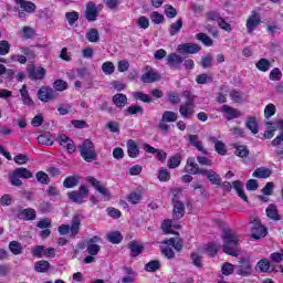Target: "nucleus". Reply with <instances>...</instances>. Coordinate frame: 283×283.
I'll list each match as a JSON object with an SVG mask.
<instances>
[{"label": "nucleus", "instance_id": "nucleus-35", "mask_svg": "<svg viewBox=\"0 0 283 283\" xmlns=\"http://www.w3.org/2000/svg\"><path fill=\"white\" fill-rule=\"evenodd\" d=\"M157 178L160 182H169V180H171V172H169L167 168L163 167L158 170Z\"/></svg>", "mask_w": 283, "mask_h": 283}, {"label": "nucleus", "instance_id": "nucleus-41", "mask_svg": "<svg viewBox=\"0 0 283 283\" xmlns=\"http://www.w3.org/2000/svg\"><path fill=\"white\" fill-rule=\"evenodd\" d=\"M108 242H112V244H120L123 241V234L120 232L115 231L107 234Z\"/></svg>", "mask_w": 283, "mask_h": 283}, {"label": "nucleus", "instance_id": "nucleus-53", "mask_svg": "<svg viewBox=\"0 0 283 283\" xmlns=\"http://www.w3.org/2000/svg\"><path fill=\"white\" fill-rule=\"evenodd\" d=\"M213 81V77L211 75H208L207 73L197 75L196 82L198 85H206V83H211Z\"/></svg>", "mask_w": 283, "mask_h": 283}, {"label": "nucleus", "instance_id": "nucleus-46", "mask_svg": "<svg viewBox=\"0 0 283 283\" xmlns=\"http://www.w3.org/2000/svg\"><path fill=\"white\" fill-rule=\"evenodd\" d=\"M102 71L104 72V74L109 76V75L114 74V72L116 71V66H114V63H112L111 61L104 62L102 64Z\"/></svg>", "mask_w": 283, "mask_h": 283}, {"label": "nucleus", "instance_id": "nucleus-20", "mask_svg": "<svg viewBox=\"0 0 283 283\" xmlns=\"http://www.w3.org/2000/svg\"><path fill=\"white\" fill-rule=\"evenodd\" d=\"M85 17L87 21H94L98 17V10L94 2H88L85 10Z\"/></svg>", "mask_w": 283, "mask_h": 283}, {"label": "nucleus", "instance_id": "nucleus-17", "mask_svg": "<svg viewBox=\"0 0 283 283\" xmlns=\"http://www.w3.org/2000/svg\"><path fill=\"white\" fill-rule=\"evenodd\" d=\"M221 112H223V114H227L228 120H233V118H240V116H242V113L238 108H233L229 105H223L221 107Z\"/></svg>", "mask_w": 283, "mask_h": 283}, {"label": "nucleus", "instance_id": "nucleus-63", "mask_svg": "<svg viewBox=\"0 0 283 283\" xmlns=\"http://www.w3.org/2000/svg\"><path fill=\"white\" fill-rule=\"evenodd\" d=\"M214 149L220 156L227 155V145H224L222 140L216 142Z\"/></svg>", "mask_w": 283, "mask_h": 283}, {"label": "nucleus", "instance_id": "nucleus-34", "mask_svg": "<svg viewBox=\"0 0 283 283\" xmlns=\"http://www.w3.org/2000/svg\"><path fill=\"white\" fill-rule=\"evenodd\" d=\"M252 176L253 178H269L271 176V169L265 167L256 168Z\"/></svg>", "mask_w": 283, "mask_h": 283}, {"label": "nucleus", "instance_id": "nucleus-12", "mask_svg": "<svg viewBox=\"0 0 283 283\" xmlns=\"http://www.w3.org/2000/svg\"><path fill=\"white\" fill-rule=\"evenodd\" d=\"M59 144L61 145V147L66 149L69 154H74L76 151V145L74 144V140L67 137V135H64V134L60 135Z\"/></svg>", "mask_w": 283, "mask_h": 283}, {"label": "nucleus", "instance_id": "nucleus-54", "mask_svg": "<svg viewBox=\"0 0 283 283\" xmlns=\"http://www.w3.org/2000/svg\"><path fill=\"white\" fill-rule=\"evenodd\" d=\"M133 98L136 101H142V103H151V97L143 92H134Z\"/></svg>", "mask_w": 283, "mask_h": 283}, {"label": "nucleus", "instance_id": "nucleus-21", "mask_svg": "<svg viewBox=\"0 0 283 283\" xmlns=\"http://www.w3.org/2000/svg\"><path fill=\"white\" fill-rule=\"evenodd\" d=\"M156 81H160V75L153 70L147 71L142 75L143 83H156Z\"/></svg>", "mask_w": 283, "mask_h": 283}, {"label": "nucleus", "instance_id": "nucleus-62", "mask_svg": "<svg viewBox=\"0 0 283 283\" xmlns=\"http://www.w3.org/2000/svg\"><path fill=\"white\" fill-rule=\"evenodd\" d=\"M20 8L21 10H24V12L32 13L34 10H36V4L31 1H24Z\"/></svg>", "mask_w": 283, "mask_h": 283}, {"label": "nucleus", "instance_id": "nucleus-40", "mask_svg": "<svg viewBox=\"0 0 283 283\" xmlns=\"http://www.w3.org/2000/svg\"><path fill=\"white\" fill-rule=\"evenodd\" d=\"M34 269L38 273H45L50 269V262L45 260L38 261L34 264Z\"/></svg>", "mask_w": 283, "mask_h": 283}, {"label": "nucleus", "instance_id": "nucleus-59", "mask_svg": "<svg viewBox=\"0 0 283 283\" xmlns=\"http://www.w3.org/2000/svg\"><path fill=\"white\" fill-rule=\"evenodd\" d=\"M136 23L140 30H147L149 28V18L142 15L136 20Z\"/></svg>", "mask_w": 283, "mask_h": 283}, {"label": "nucleus", "instance_id": "nucleus-16", "mask_svg": "<svg viewBox=\"0 0 283 283\" xmlns=\"http://www.w3.org/2000/svg\"><path fill=\"white\" fill-rule=\"evenodd\" d=\"M128 249L130 251V258H138V255L145 251V247L138 241H130L128 243Z\"/></svg>", "mask_w": 283, "mask_h": 283}, {"label": "nucleus", "instance_id": "nucleus-42", "mask_svg": "<svg viewBox=\"0 0 283 283\" xmlns=\"http://www.w3.org/2000/svg\"><path fill=\"white\" fill-rule=\"evenodd\" d=\"M86 39L90 41V43H98L101 35L98 34V30L91 29L86 33Z\"/></svg>", "mask_w": 283, "mask_h": 283}, {"label": "nucleus", "instance_id": "nucleus-19", "mask_svg": "<svg viewBox=\"0 0 283 283\" xmlns=\"http://www.w3.org/2000/svg\"><path fill=\"white\" fill-rule=\"evenodd\" d=\"M126 147L129 158H138L140 156V148H138V144L134 139H129Z\"/></svg>", "mask_w": 283, "mask_h": 283}, {"label": "nucleus", "instance_id": "nucleus-4", "mask_svg": "<svg viewBox=\"0 0 283 283\" xmlns=\"http://www.w3.org/2000/svg\"><path fill=\"white\" fill-rule=\"evenodd\" d=\"M80 153L86 163L96 160V149L94 148V143H92L90 139L83 142V144L80 146Z\"/></svg>", "mask_w": 283, "mask_h": 283}, {"label": "nucleus", "instance_id": "nucleus-26", "mask_svg": "<svg viewBox=\"0 0 283 283\" xmlns=\"http://www.w3.org/2000/svg\"><path fill=\"white\" fill-rule=\"evenodd\" d=\"M201 176H207L208 180L211 182V185H218L220 186V175H217L213 170H202Z\"/></svg>", "mask_w": 283, "mask_h": 283}, {"label": "nucleus", "instance_id": "nucleus-28", "mask_svg": "<svg viewBox=\"0 0 283 283\" xmlns=\"http://www.w3.org/2000/svg\"><path fill=\"white\" fill-rule=\"evenodd\" d=\"M20 94L23 105H28L29 107L31 105H34V102L32 101V97H30V93L28 92V86L23 85L22 90H20Z\"/></svg>", "mask_w": 283, "mask_h": 283}, {"label": "nucleus", "instance_id": "nucleus-55", "mask_svg": "<svg viewBox=\"0 0 283 283\" xmlns=\"http://www.w3.org/2000/svg\"><path fill=\"white\" fill-rule=\"evenodd\" d=\"M196 39H198V41H201V43H203V45H207V48H211V45H213V40H211V38H209L205 33H198L196 35Z\"/></svg>", "mask_w": 283, "mask_h": 283}, {"label": "nucleus", "instance_id": "nucleus-24", "mask_svg": "<svg viewBox=\"0 0 283 283\" xmlns=\"http://www.w3.org/2000/svg\"><path fill=\"white\" fill-rule=\"evenodd\" d=\"M189 143L192 145V147H196L198 151H201V154L207 155V149H205V146H202V142L198 137V135H190L189 136Z\"/></svg>", "mask_w": 283, "mask_h": 283}, {"label": "nucleus", "instance_id": "nucleus-2", "mask_svg": "<svg viewBox=\"0 0 283 283\" xmlns=\"http://www.w3.org/2000/svg\"><path fill=\"white\" fill-rule=\"evenodd\" d=\"M181 96L186 98V103L179 107V114H181L184 118H191L196 109V95H193L191 91H184Z\"/></svg>", "mask_w": 283, "mask_h": 283}, {"label": "nucleus", "instance_id": "nucleus-7", "mask_svg": "<svg viewBox=\"0 0 283 283\" xmlns=\"http://www.w3.org/2000/svg\"><path fill=\"white\" fill-rule=\"evenodd\" d=\"M59 94L54 88L43 86L38 92V98L42 101V103H50V101H54Z\"/></svg>", "mask_w": 283, "mask_h": 283}, {"label": "nucleus", "instance_id": "nucleus-31", "mask_svg": "<svg viewBox=\"0 0 283 283\" xmlns=\"http://www.w3.org/2000/svg\"><path fill=\"white\" fill-rule=\"evenodd\" d=\"M256 266L262 273H271L273 271L271 269V262L268 259H261Z\"/></svg>", "mask_w": 283, "mask_h": 283}, {"label": "nucleus", "instance_id": "nucleus-39", "mask_svg": "<svg viewBox=\"0 0 283 283\" xmlns=\"http://www.w3.org/2000/svg\"><path fill=\"white\" fill-rule=\"evenodd\" d=\"M181 160H182V157L180 156V154H177L170 157L168 160V169H176L180 167Z\"/></svg>", "mask_w": 283, "mask_h": 283}, {"label": "nucleus", "instance_id": "nucleus-23", "mask_svg": "<svg viewBox=\"0 0 283 283\" xmlns=\"http://www.w3.org/2000/svg\"><path fill=\"white\" fill-rule=\"evenodd\" d=\"M161 229L166 233H176L174 229H180V224L174 222V220L167 219L161 223Z\"/></svg>", "mask_w": 283, "mask_h": 283}, {"label": "nucleus", "instance_id": "nucleus-22", "mask_svg": "<svg viewBox=\"0 0 283 283\" xmlns=\"http://www.w3.org/2000/svg\"><path fill=\"white\" fill-rule=\"evenodd\" d=\"M271 145L272 147H277L276 155L283 158V132L271 142Z\"/></svg>", "mask_w": 283, "mask_h": 283}, {"label": "nucleus", "instance_id": "nucleus-18", "mask_svg": "<svg viewBox=\"0 0 283 283\" xmlns=\"http://www.w3.org/2000/svg\"><path fill=\"white\" fill-rule=\"evenodd\" d=\"M266 217L270 220H274V222H280L282 220V216H280V212L277 211V206L276 205H269L268 208L265 209Z\"/></svg>", "mask_w": 283, "mask_h": 283}, {"label": "nucleus", "instance_id": "nucleus-60", "mask_svg": "<svg viewBox=\"0 0 283 283\" xmlns=\"http://www.w3.org/2000/svg\"><path fill=\"white\" fill-rule=\"evenodd\" d=\"M20 35L22 39H32L34 36V29L32 27H23Z\"/></svg>", "mask_w": 283, "mask_h": 283}, {"label": "nucleus", "instance_id": "nucleus-38", "mask_svg": "<svg viewBox=\"0 0 283 283\" xmlns=\"http://www.w3.org/2000/svg\"><path fill=\"white\" fill-rule=\"evenodd\" d=\"M255 67L259 69L260 72H269V70H271V61L263 57L258 61Z\"/></svg>", "mask_w": 283, "mask_h": 283}, {"label": "nucleus", "instance_id": "nucleus-51", "mask_svg": "<svg viewBox=\"0 0 283 283\" xmlns=\"http://www.w3.org/2000/svg\"><path fill=\"white\" fill-rule=\"evenodd\" d=\"M76 185H78V178L76 176H71V177H67L64 182H63V186L66 188V189H72L74 187H76Z\"/></svg>", "mask_w": 283, "mask_h": 283}, {"label": "nucleus", "instance_id": "nucleus-47", "mask_svg": "<svg viewBox=\"0 0 283 283\" xmlns=\"http://www.w3.org/2000/svg\"><path fill=\"white\" fill-rule=\"evenodd\" d=\"M276 112H277V107H275V104L270 103L264 108V117L269 119L272 116H275Z\"/></svg>", "mask_w": 283, "mask_h": 283}, {"label": "nucleus", "instance_id": "nucleus-13", "mask_svg": "<svg viewBox=\"0 0 283 283\" xmlns=\"http://www.w3.org/2000/svg\"><path fill=\"white\" fill-rule=\"evenodd\" d=\"M98 242H101V237H93L88 240L86 248L88 255H98L101 252V245H98Z\"/></svg>", "mask_w": 283, "mask_h": 283}, {"label": "nucleus", "instance_id": "nucleus-43", "mask_svg": "<svg viewBox=\"0 0 283 283\" xmlns=\"http://www.w3.org/2000/svg\"><path fill=\"white\" fill-rule=\"evenodd\" d=\"M14 172H15V176H19L20 178H23L24 180H28V179L32 178V176H33L32 171H30V170H28V168H23V167L17 168L14 170Z\"/></svg>", "mask_w": 283, "mask_h": 283}, {"label": "nucleus", "instance_id": "nucleus-27", "mask_svg": "<svg viewBox=\"0 0 283 283\" xmlns=\"http://www.w3.org/2000/svg\"><path fill=\"white\" fill-rule=\"evenodd\" d=\"M18 218H20V220H35L36 218V211H34V209L32 208H28L22 210L19 214Z\"/></svg>", "mask_w": 283, "mask_h": 283}, {"label": "nucleus", "instance_id": "nucleus-9", "mask_svg": "<svg viewBox=\"0 0 283 283\" xmlns=\"http://www.w3.org/2000/svg\"><path fill=\"white\" fill-rule=\"evenodd\" d=\"M86 180L90 182V185H92V187H94V189H96V191H98V193L103 196V200L105 202L112 198L109 190H107L105 186L101 185V181H98L96 178L87 177Z\"/></svg>", "mask_w": 283, "mask_h": 283}, {"label": "nucleus", "instance_id": "nucleus-61", "mask_svg": "<svg viewBox=\"0 0 283 283\" xmlns=\"http://www.w3.org/2000/svg\"><path fill=\"white\" fill-rule=\"evenodd\" d=\"M53 87L56 90V92H65V90H67V82L63 80H56L53 83Z\"/></svg>", "mask_w": 283, "mask_h": 283}, {"label": "nucleus", "instance_id": "nucleus-44", "mask_svg": "<svg viewBox=\"0 0 283 283\" xmlns=\"http://www.w3.org/2000/svg\"><path fill=\"white\" fill-rule=\"evenodd\" d=\"M140 200H143V191H134L128 196V202H130V205H138Z\"/></svg>", "mask_w": 283, "mask_h": 283}, {"label": "nucleus", "instance_id": "nucleus-25", "mask_svg": "<svg viewBox=\"0 0 283 283\" xmlns=\"http://www.w3.org/2000/svg\"><path fill=\"white\" fill-rule=\"evenodd\" d=\"M166 61L171 67H180V65L182 64V56L176 53H171L167 56Z\"/></svg>", "mask_w": 283, "mask_h": 283}, {"label": "nucleus", "instance_id": "nucleus-45", "mask_svg": "<svg viewBox=\"0 0 283 283\" xmlns=\"http://www.w3.org/2000/svg\"><path fill=\"white\" fill-rule=\"evenodd\" d=\"M158 269H160V261L158 260L149 261L145 264V271L148 273H155V271H158Z\"/></svg>", "mask_w": 283, "mask_h": 283}, {"label": "nucleus", "instance_id": "nucleus-1", "mask_svg": "<svg viewBox=\"0 0 283 283\" xmlns=\"http://www.w3.org/2000/svg\"><path fill=\"white\" fill-rule=\"evenodd\" d=\"M222 240L224 253L232 255L233 258H238L240 253V240L238 233L231 229H226L222 233Z\"/></svg>", "mask_w": 283, "mask_h": 283}, {"label": "nucleus", "instance_id": "nucleus-33", "mask_svg": "<svg viewBox=\"0 0 283 283\" xmlns=\"http://www.w3.org/2000/svg\"><path fill=\"white\" fill-rule=\"evenodd\" d=\"M38 143L52 147V145H54V138L50 134H42L38 137Z\"/></svg>", "mask_w": 283, "mask_h": 283}, {"label": "nucleus", "instance_id": "nucleus-52", "mask_svg": "<svg viewBox=\"0 0 283 283\" xmlns=\"http://www.w3.org/2000/svg\"><path fill=\"white\" fill-rule=\"evenodd\" d=\"M234 154L239 158H247L249 156V148H247V146L235 145Z\"/></svg>", "mask_w": 283, "mask_h": 283}, {"label": "nucleus", "instance_id": "nucleus-8", "mask_svg": "<svg viewBox=\"0 0 283 283\" xmlns=\"http://www.w3.org/2000/svg\"><path fill=\"white\" fill-rule=\"evenodd\" d=\"M90 195V190L87 189V186H81L78 191H72L69 193L70 200L72 202H76L77 205H83V200L87 198Z\"/></svg>", "mask_w": 283, "mask_h": 283}, {"label": "nucleus", "instance_id": "nucleus-6", "mask_svg": "<svg viewBox=\"0 0 283 283\" xmlns=\"http://www.w3.org/2000/svg\"><path fill=\"white\" fill-rule=\"evenodd\" d=\"M262 23V18L258 11H252L251 14L247 19L245 28L248 34H253L258 27Z\"/></svg>", "mask_w": 283, "mask_h": 283}, {"label": "nucleus", "instance_id": "nucleus-14", "mask_svg": "<svg viewBox=\"0 0 283 283\" xmlns=\"http://www.w3.org/2000/svg\"><path fill=\"white\" fill-rule=\"evenodd\" d=\"M28 74L32 81H43V78H45L46 71L42 66L31 67L28 70Z\"/></svg>", "mask_w": 283, "mask_h": 283}, {"label": "nucleus", "instance_id": "nucleus-64", "mask_svg": "<svg viewBox=\"0 0 283 283\" xmlns=\"http://www.w3.org/2000/svg\"><path fill=\"white\" fill-rule=\"evenodd\" d=\"M219 250H220V245L216 243H209L208 245H206V251L208 255H216V253H218Z\"/></svg>", "mask_w": 283, "mask_h": 283}, {"label": "nucleus", "instance_id": "nucleus-30", "mask_svg": "<svg viewBox=\"0 0 283 283\" xmlns=\"http://www.w3.org/2000/svg\"><path fill=\"white\" fill-rule=\"evenodd\" d=\"M113 103L116 107H125L127 105V95L118 93L113 96Z\"/></svg>", "mask_w": 283, "mask_h": 283}, {"label": "nucleus", "instance_id": "nucleus-49", "mask_svg": "<svg viewBox=\"0 0 283 283\" xmlns=\"http://www.w3.org/2000/svg\"><path fill=\"white\" fill-rule=\"evenodd\" d=\"M161 119L166 120L167 123H176V120H178V114L171 111H166L164 112Z\"/></svg>", "mask_w": 283, "mask_h": 283}, {"label": "nucleus", "instance_id": "nucleus-3", "mask_svg": "<svg viewBox=\"0 0 283 283\" xmlns=\"http://www.w3.org/2000/svg\"><path fill=\"white\" fill-rule=\"evenodd\" d=\"M180 196H182L181 189L172 190V203H174L172 216L176 220H180V218L185 216V203L180 201Z\"/></svg>", "mask_w": 283, "mask_h": 283}, {"label": "nucleus", "instance_id": "nucleus-11", "mask_svg": "<svg viewBox=\"0 0 283 283\" xmlns=\"http://www.w3.org/2000/svg\"><path fill=\"white\" fill-rule=\"evenodd\" d=\"M200 45L196 43H184L177 46V52L179 54H198L200 52Z\"/></svg>", "mask_w": 283, "mask_h": 283}, {"label": "nucleus", "instance_id": "nucleus-48", "mask_svg": "<svg viewBox=\"0 0 283 283\" xmlns=\"http://www.w3.org/2000/svg\"><path fill=\"white\" fill-rule=\"evenodd\" d=\"M33 258H45V247L35 245L31 249Z\"/></svg>", "mask_w": 283, "mask_h": 283}, {"label": "nucleus", "instance_id": "nucleus-29", "mask_svg": "<svg viewBox=\"0 0 283 283\" xmlns=\"http://www.w3.org/2000/svg\"><path fill=\"white\" fill-rule=\"evenodd\" d=\"M80 230H81V218H78V216H75L72 219L70 232L74 237V235H78Z\"/></svg>", "mask_w": 283, "mask_h": 283}, {"label": "nucleus", "instance_id": "nucleus-5", "mask_svg": "<svg viewBox=\"0 0 283 283\" xmlns=\"http://www.w3.org/2000/svg\"><path fill=\"white\" fill-rule=\"evenodd\" d=\"M253 273V265L251 264V259L249 256L239 260L237 265V275H242V277H249Z\"/></svg>", "mask_w": 283, "mask_h": 283}, {"label": "nucleus", "instance_id": "nucleus-50", "mask_svg": "<svg viewBox=\"0 0 283 283\" xmlns=\"http://www.w3.org/2000/svg\"><path fill=\"white\" fill-rule=\"evenodd\" d=\"M9 249L13 255H21V252L23 251V248L21 247V243L18 241H11L9 244Z\"/></svg>", "mask_w": 283, "mask_h": 283}, {"label": "nucleus", "instance_id": "nucleus-32", "mask_svg": "<svg viewBox=\"0 0 283 283\" xmlns=\"http://www.w3.org/2000/svg\"><path fill=\"white\" fill-rule=\"evenodd\" d=\"M164 244H168V247H172L175 251H182V241L180 239L170 238L163 242Z\"/></svg>", "mask_w": 283, "mask_h": 283}, {"label": "nucleus", "instance_id": "nucleus-37", "mask_svg": "<svg viewBox=\"0 0 283 283\" xmlns=\"http://www.w3.org/2000/svg\"><path fill=\"white\" fill-rule=\"evenodd\" d=\"M180 30H182V19H178L176 22L170 24V28H169L170 36H176V34H178Z\"/></svg>", "mask_w": 283, "mask_h": 283}, {"label": "nucleus", "instance_id": "nucleus-36", "mask_svg": "<svg viewBox=\"0 0 283 283\" xmlns=\"http://www.w3.org/2000/svg\"><path fill=\"white\" fill-rule=\"evenodd\" d=\"M232 185L239 198H242L244 202H248L249 198L247 197V193H244V190L242 189V182L240 180H235L233 181Z\"/></svg>", "mask_w": 283, "mask_h": 283}, {"label": "nucleus", "instance_id": "nucleus-15", "mask_svg": "<svg viewBox=\"0 0 283 283\" xmlns=\"http://www.w3.org/2000/svg\"><path fill=\"white\" fill-rule=\"evenodd\" d=\"M185 171L186 174L196 175V174H202L201 171H205V169H200V167H198V164H196V158L190 157L187 159Z\"/></svg>", "mask_w": 283, "mask_h": 283}, {"label": "nucleus", "instance_id": "nucleus-56", "mask_svg": "<svg viewBox=\"0 0 283 283\" xmlns=\"http://www.w3.org/2000/svg\"><path fill=\"white\" fill-rule=\"evenodd\" d=\"M165 14L168 19H176V17L178 15V11L176 10V8H174V6L166 4Z\"/></svg>", "mask_w": 283, "mask_h": 283}, {"label": "nucleus", "instance_id": "nucleus-57", "mask_svg": "<svg viewBox=\"0 0 283 283\" xmlns=\"http://www.w3.org/2000/svg\"><path fill=\"white\" fill-rule=\"evenodd\" d=\"M10 179V184L13 187H21V185H23V181L21 180V177L19 175H17V172L13 170V174H11L9 176Z\"/></svg>", "mask_w": 283, "mask_h": 283}, {"label": "nucleus", "instance_id": "nucleus-10", "mask_svg": "<svg viewBox=\"0 0 283 283\" xmlns=\"http://www.w3.org/2000/svg\"><path fill=\"white\" fill-rule=\"evenodd\" d=\"M266 228L260 223V219H254L252 221V238L254 240H261V238H266Z\"/></svg>", "mask_w": 283, "mask_h": 283}, {"label": "nucleus", "instance_id": "nucleus-58", "mask_svg": "<svg viewBox=\"0 0 283 283\" xmlns=\"http://www.w3.org/2000/svg\"><path fill=\"white\" fill-rule=\"evenodd\" d=\"M247 127L252 132V134H258V120L255 117L248 118Z\"/></svg>", "mask_w": 283, "mask_h": 283}]
</instances>
